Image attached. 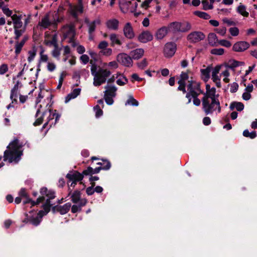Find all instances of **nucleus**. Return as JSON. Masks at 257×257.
I'll return each mask as SVG.
<instances>
[{"mask_svg":"<svg viewBox=\"0 0 257 257\" xmlns=\"http://www.w3.org/2000/svg\"><path fill=\"white\" fill-rule=\"evenodd\" d=\"M108 43L105 41H101L98 45V48L100 50H103L107 48Z\"/></svg>","mask_w":257,"mask_h":257,"instance_id":"60","label":"nucleus"},{"mask_svg":"<svg viewBox=\"0 0 257 257\" xmlns=\"http://www.w3.org/2000/svg\"><path fill=\"white\" fill-rule=\"evenodd\" d=\"M153 36L149 31L142 32L138 36V40L143 43H146L153 40Z\"/></svg>","mask_w":257,"mask_h":257,"instance_id":"22","label":"nucleus"},{"mask_svg":"<svg viewBox=\"0 0 257 257\" xmlns=\"http://www.w3.org/2000/svg\"><path fill=\"white\" fill-rule=\"evenodd\" d=\"M40 59L39 63L46 62L49 59L48 56L47 54H44V50L42 48L40 53Z\"/></svg>","mask_w":257,"mask_h":257,"instance_id":"49","label":"nucleus"},{"mask_svg":"<svg viewBox=\"0 0 257 257\" xmlns=\"http://www.w3.org/2000/svg\"><path fill=\"white\" fill-rule=\"evenodd\" d=\"M43 117H46V122L43 127H46L49 124V127L56 124L59 119L60 116L57 114L56 110L49 109L45 111L43 114Z\"/></svg>","mask_w":257,"mask_h":257,"instance_id":"4","label":"nucleus"},{"mask_svg":"<svg viewBox=\"0 0 257 257\" xmlns=\"http://www.w3.org/2000/svg\"><path fill=\"white\" fill-rule=\"evenodd\" d=\"M215 31L221 36H224L226 32V29L225 27H221L215 29Z\"/></svg>","mask_w":257,"mask_h":257,"instance_id":"63","label":"nucleus"},{"mask_svg":"<svg viewBox=\"0 0 257 257\" xmlns=\"http://www.w3.org/2000/svg\"><path fill=\"white\" fill-rule=\"evenodd\" d=\"M44 44L48 47H52L58 44L57 35L55 32H46L45 34Z\"/></svg>","mask_w":257,"mask_h":257,"instance_id":"12","label":"nucleus"},{"mask_svg":"<svg viewBox=\"0 0 257 257\" xmlns=\"http://www.w3.org/2000/svg\"><path fill=\"white\" fill-rule=\"evenodd\" d=\"M249 44L245 41H239L234 44L232 47L233 51L237 52L244 51L249 48Z\"/></svg>","mask_w":257,"mask_h":257,"instance_id":"20","label":"nucleus"},{"mask_svg":"<svg viewBox=\"0 0 257 257\" xmlns=\"http://www.w3.org/2000/svg\"><path fill=\"white\" fill-rule=\"evenodd\" d=\"M47 69L50 72L54 71L56 68V64L52 62H48L47 65Z\"/></svg>","mask_w":257,"mask_h":257,"instance_id":"61","label":"nucleus"},{"mask_svg":"<svg viewBox=\"0 0 257 257\" xmlns=\"http://www.w3.org/2000/svg\"><path fill=\"white\" fill-rule=\"evenodd\" d=\"M84 22L87 24L88 28V32L90 35L95 31L96 26L100 24V20L98 19L93 21H90L88 19L86 18Z\"/></svg>","mask_w":257,"mask_h":257,"instance_id":"21","label":"nucleus"},{"mask_svg":"<svg viewBox=\"0 0 257 257\" xmlns=\"http://www.w3.org/2000/svg\"><path fill=\"white\" fill-rule=\"evenodd\" d=\"M25 200L24 201V203H31L32 206H34L35 205H37L39 204L40 202L44 201V197H40L37 199V201H34L31 200V199H30L28 196H27V197H25Z\"/></svg>","mask_w":257,"mask_h":257,"instance_id":"46","label":"nucleus"},{"mask_svg":"<svg viewBox=\"0 0 257 257\" xmlns=\"http://www.w3.org/2000/svg\"><path fill=\"white\" fill-rule=\"evenodd\" d=\"M8 71V66L6 64H3L0 66V74L3 75Z\"/></svg>","mask_w":257,"mask_h":257,"instance_id":"64","label":"nucleus"},{"mask_svg":"<svg viewBox=\"0 0 257 257\" xmlns=\"http://www.w3.org/2000/svg\"><path fill=\"white\" fill-rule=\"evenodd\" d=\"M104 98L106 103L111 105L113 103V98L116 96L117 88L114 85L107 84L105 86Z\"/></svg>","mask_w":257,"mask_h":257,"instance_id":"7","label":"nucleus"},{"mask_svg":"<svg viewBox=\"0 0 257 257\" xmlns=\"http://www.w3.org/2000/svg\"><path fill=\"white\" fill-rule=\"evenodd\" d=\"M244 63L242 62L237 61L234 59H231L228 61L227 62L224 63L223 64L220 65L222 66V68H226L228 70L229 69H232L234 70L236 67L240 65H242Z\"/></svg>","mask_w":257,"mask_h":257,"instance_id":"17","label":"nucleus"},{"mask_svg":"<svg viewBox=\"0 0 257 257\" xmlns=\"http://www.w3.org/2000/svg\"><path fill=\"white\" fill-rule=\"evenodd\" d=\"M66 178L68 179V185L69 190H71V187L74 188L77 182L82 180L83 178L82 174L77 171L70 172L67 174Z\"/></svg>","mask_w":257,"mask_h":257,"instance_id":"9","label":"nucleus"},{"mask_svg":"<svg viewBox=\"0 0 257 257\" xmlns=\"http://www.w3.org/2000/svg\"><path fill=\"white\" fill-rule=\"evenodd\" d=\"M71 205L70 203H67L63 205L59 206L57 207V210L61 214L67 213L70 210Z\"/></svg>","mask_w":257,"mask_h":257,"instance_id":"39","label":"nucleus"},{"mask_svg":"<svg viewBox=\"0 0 257 257\" xmlns=\"http://www.w3.org/2000/svg\"><path fill=\"white\" fill-rule=\"evenodd\" d=\"M119 22L116 19H111L108 20L106 22V25L107 28L112 30H117L118 29Z\"/></svg>","mask_w":257,"mask_h":257,"instance_id":"26","label":"nucleus"},{"mask_svg":"<svg viewBox=\"0 0 257 257\" xmlns=\"http://www.w3.org/2000/svg\"><path fill=\"white\" fill-rule=\"evenodd\" d=\"M97 165H100L99 167H101V170H108L111 167L110 163L106 160H102L101 162L97 163Z\"/></svg>","mask_w":257,"mask_h":257,"instance_id":"45","label":"nucleus"},{"mask_svg":"<svg viewBox=\"0 0 257 257\" xmlns=\"http://www.w3.org/2000/svg\"><path fill=\"white\" fill-rule=\"evenodd\" d=\"M205 35L200 32H193L187 36V40L191 43H197L205 38Z\"/></svg>","mask_w":257,"mask_h":257,"instance_id":"16","label":"nucleus"},{"mask_svg":"<svg viewBox=\"0 0 257 257\" xmlns=\"http://www.w3.org/2000/svg\"><path fill=\"white\" fill-rule=\"evenodd\" d=\"M231 110L236 109L237 111H241L244 108V105L240 102H233L230 105Z\"/></svg>","mask_w":257,"mask_h":257,"instance_id":"43","label":"nucleus"},{"mask_svg":"<svg viewBox=\"0 0 257 257\" xmlns=\"http://www.w3.org/2000/svg\"><path fill=\"white\" fill-rule=\"evenodd\" d=\"M95 110V115L97 117L100 116L102 114V110L99 105H97L94 107Z\"/></svg>","mask_w":257,"mask_h":257,"instance_id":"62","label":"nucleus"},{"mask_svg":"<svg viewBox=\"0 0 257 257\" xmlns=\"http://www.w3.org/2000/svg\"><path fill=\"white\" fill-rule=\"evenodd\" d=\"M187 88L191 95L203 93V90L201 89L200 83L194 80L192 77L188 80Z\"/></svg>","mask_w":257,"mask_h":257,"instance_id":"10","label":"nucleus"},{"mask_svg":"<svg viewBox=\"0 0 257 257\" xmlns=\"http://www.w3.org/2000/svg\"><path fill=\"white\" fill-rule=\"evenodd\" d=\"M52 24V22L50 21L49 15H46L42 18L39 23L38 26L43 29H46L48 28Z\"/></svg>","mask_w":257,"mask_h":257,"instance_id":"27","label":"nucleus"},{"mask_svg":"<svg viewBox=\"0 0 257 257\" xmlns=\"http://www.w3.org/2000/svg\"><path fill=\"white\" fill-rule=\"evenodd\" d=\"M202 94L203 95L202 98V109L205 113L207 115L212 114L216 110L220 113L221 106L218 99L219 94L216 93V88L206 84L205 92L203 91Z\"/></svg>","mask_w":257,"mask_h":257,"instance_id":"1","label":"nucleus"},{"mask_svg":"<svg viewBox=\"0 0 257 257\" xmlns=\"http://www.w3.org/2000/svg\"><path fill=\"white\" fill-rule=\"evenodd\" d=\"M243 135L245 137H248L250 139H254L256 136L255 132L253 131L250 133L247 130H245L243 131Z\"/></svg>","mask_w":257,"mask_h":257,"instance_id":"51","label":"nucleus"},{"mask_svg":"<svg viewBox=\"0 0 257 257\" xmlns=\"http://www.w3.org/2000/svg\"><path fill=\"white\" fill-rule=\"evenodd\" d=\"M41 218L42 217H40L38 213L35 217L29 216L27 219V220H25L24 222H30L35 226H37L40 224L41 221Z\"/></svg>","mask_w":257,"mask_h":257,"instance_id":"30","label":"nucleus"},{"mask_svg":"<svg viewBox=\"0 0 257 257\" xmlns=\"http://www.w3.org/2000/svg\"><path fill=\"white\" fill-rule=\"evenodd\" d=\"M111 41V45L113 46L115 44L120 45L121 42L119 40L118 36L115 34H112L109 36Z\"/></svg>","mask_w":257,"mask_h":257,"instance_id":"44","label":"nucleus"},{"mask_svg":"<svg viewBox=\"0 0 257 257\" xmlns=\"http://www.w3.org/2000/svg\"><path fill=\"white\" fill-rule=\"evenodd\" d=\"M36 55V50L35 48H33L32 50L29 51L28 60L29 62H31L34 59Z\"/></svg>","mask_w":257,"mask_h":257,"instance_id":"52","label":"nucleus"},{"mask_svg":"<svg viewBox=\"0 0 257 257\" xmlns=\"http://www.w3.org/2000/svg\"><path fill=\"white\" fill-rule=\"evenodd\" d=\"M168 29L169 32L175 33L177 32H186L191 30V25L186 21L179 22H174L168 25Z\"/></svg>","mask_w":257,"mask_h":257,"instance_id":"3","label":"nucleus"},{"mask_svg":"<svg viewBox=\"0 0 257 257\" xmlns=\"http://www.w3.org/2000/svg\"><path fill=\"white\" fill-rule=\"evenodd\" d=\"M218 44L226 48H230L231 46V43L230 41L224 39L219 40Z\"/></svg>","mask_w":257,"mask_h":257,"instance_id":"56","label":"nucleus"},{"mask_svg":"<svg viewBox=\"0 0 257 257\" xmlns=\"http://www.w3.org/2000/svg\"><path fill=\"white\" fill-rule=\"evenodd\" d=\"M51 205L49 201H46V203L43 205V209L44 211H40L39 212V215L40 217L46 215L50 210Z\"/></svg>","mask_w":257,"mask_h":257,"instance_id":"47","label":"nucleus"},{"mask_svg":"<svg viewBox=\"0 0 257 257\" xmlns=\"http://www.w3.org/2000/svg\"><path fill=\"white\" fill-rule=\"evenodd\" d=\"M11 19L13 21L14 28L15 29H19L22 26V22L21 18L17 15H14L11 17Z\"/></svg>","mask_w":257,"mask_h":257,"instance_id":"37","label":"nucleus"},{"mask_svg":"<svg viewBox=\"0 0 257 257\" xmlns=\"http://www.w3.org/2000/svg\"><path fill=\"white\" fill-rule=\"evenodd\" d=\"M26 40H22L20 43H18L16 45V50L15 52L17 54H18L20 53L21 49L24 46Z\"/></svg>","mask_w":257,"mask_h":257,"instance_id":"50","label":"nucleus"},{"mask_svg":"<svg viewBox=\"0 0 257 257\" xmlns=\"http://www.w3.org/2000/svg\"><path fill=\"white\" fill-rule=\"evenodd\" d=\"M70 11L72 15L75 17L83 13V8L81 0L79 1L78 5L70 7Z\"/></svg>","mask_w":257,"mask_h":257,"instance_id":"24","label":"nucleus"},{"mask_svg":"<svg viewBox=\"0 0 257 257\" xmlns=\"http://www.w3.org/2000/svg\"><path fill=\"white\" fill-rule=\"evenodd\" d=\"M211 70V67L210 66H208L205 69L200 70L201 78L204 81L207 82L209 80Z\"/></svg>","mask_w":257,"mask_h":257,"instance_id":"28","label":"nucleus"},{"mask_svg":"<svg viewBox=\"0 0 257 257\" xmlns=\"http://www.w3.org/2000/svg\"><path fill=\"white\" fill-rule=\"evenodd\" d=\"M209 44L212 46H216L218 45L219 40L216 35L214 33H210L208 36Z\"/></svg>","mask_w":257,"mask_h":257,"instance_id":"35","label":"nucleus"},{"mask_svg":"<svg viewBox=\"0 0 257 257\" xmlns=\"http://www.w3.org/2000/svg\"><path fill=\"white\" fill-rule=\"evenodd\" d=\"M111 72L107 69H101L97 72L94 76L93 84L98 86L105 82L107 77L110 76Z\"/></svg>","mask_w":257,"mask_h":257,"instance_id":"5","label":"nucleus"},{"mask_svg":"<svg viewBox=\"0 0 257 257\" xmlns=\"http://www.w3.org/2000/svg\"><path fill=\"white\" fill-rule=\"evenodd\" d=\"M62 32L64 39H67L68 42L71 43L72 46L75 47L76 46V43L74 41V38L75 35L74 28L73 26H65L62 29Z\"/></svg>","mask_w":257,"mask_h":257,"instance_id":"8","label":"nucleus"},{"mask_svg":"<svg viewBox=\"0 0 257 257\" xmlns=\"http://www.w3.org/2000/svg\"><path fill=\"white\" fill-rule=\"evenodd\" d=\"M137 7L138 4L135 0H121L119 2L120 10L123 13H134Z\"/></svg>","mask_w":257,"mask_h":257,"instance_id":"6","label":"nucleus"},{"mask_svg":"<svg viewBox=\"0 0 257 257\" xmlns=\"http://www.w3.org/2000/svg\"><path fill=\"white\" fill-rule=\"evenodd\" d=\"M201 93H196L194 94H192V97L193 98V104L196 106H199L201 104V101L198 98V96Z\"/></svg>","mask_w":257,"mask_h":257,"instance_id":"53","label":"nucleus"},{"mask_svg":"<svg viewBox=\"0 0 257 257\" xmlns=\"http://www.w3.org/2000/svg\"><path fill=\"white\" fill-rule=\"evenodd\" d=\"M41 197H44V200L45 199V197L47 198L46 201H49L50 199H54L55 197V193L52 190H48L46 188H42L40 191Z\"/></svg>","mask_w":257,"mask_h":257,"instance_id":"23","label":"nucleus"},{"mask_svg":"<svg viewBox=\"0 0 257 257\" xmlns=\"http://www.w3.org/2000/svg\"><path fill=\"white\" fill-rule=\"evenodd\" d=\"M52 47H54V49L51 51L52 56L57 59H59L61 49L59 47L58 44Z\"/></svg>","mask_w":257,"mask_h":257,"instance_id":"42","label":"nucleus"},{"mask_svg":"<svg viewBox=\"0 0 257 257\" xmlns=\"http://www.w3.org/2000/svg\"><path fill=\"white\" fill-rule=\"evenodd\" d=\"M81 193L80 191L76 190L72 193L71 196L72 201L74 203H80V201L83 199L80 198Z\"/></svg>","mask_w":257,"mask_h":257,"instance_id":"41","label":"nucleus"},{"mask_svg":"<svg viewBox=\"0 0 257 257\" xmlns=\"http://www.w3.org/2000/svg\"><path fill=\"white\" fill-rule=\"evenodd\" d=\"M101 54L105 56H109L112 54V50L111 48H107L99 52Z\"/></svg>","mask_w":257,"mask_h":257,"instance_id":"57","label":"nucleus"},{"mask_svg":"<svg viewBox=\"0 0 257 257\" xmlns=\"http://www.w3.org/2000/svg\"><path fill=\"white\" fill-rule=\"evenodd\" d=\"M169 32L167 27H162L159 29L155 35V36L157 39H162Z\"/></svg>","mask_w":257,"mask_h":257,"instance_id":"32","label":"nucleus"},{"mask_svg":"<svg viewBox=\"0 0 257 257\" xmlns=\"http://www.w3.org/2000/svg\"><path fill=\"white\" fill-rule=\"evenodd\" d=\"M87 203L86 199H83L80 201V203L78 205H73L71 207V212L73 213H76L81 210L82 206H85Z\"/></svg>","mask_w":257,"mask_h":257,"instance_id":"38","label":"nucleus"},{"mask_svg":"<svg viewBox=\"0 0 257 257\" xmlns=\"http://www.w3.org/2000/svg\"><path fill=\"white\" fill-rule=\"evenodd\" d=\"M189 72L190 71H187V72H182L180 75V78L178 82V83L179 84L178 89L182 91L184 93L186 92L185 89L186 85V81H188V80H189Z\"/></svg>","mask_w":257,"mask_h":257,"instance_id":"14","label":"nucleus"},{"mask_svg":"<svg viewBox=\"0 0 257 257\" xmlns=\"http://www.w3.org/2000/svg\"><path fill=\"white\" fill-rule=\"evenodd\" d=\"M138 67L140 69H144L148 65V62L146 59L137 63Z\"/></svg>","mask_w":257,"mask_h":257,"instance_id":"58","label":"nucleus"},{"mask_svg":"<svg viewBox=\"0 0 257 257\" xmlns=\"http://www.w3.org/2000/svg\"><path fill=\"white\" fill-rule=\"evenodd\" d=\"M222 68V66L217 65L213 69L211 72V79L218 88L221 87V76L219 72Z\"/></svg>","mask_w":257,"mask_h":257,"instance_id":"11","label":"nucleus"},{"mask_svg":"<svg viewBox=\"0 0 257 257\" xmlns=\"http://www.w3.org/2000/svg\"><path fill=\"white\" fill-rule=\"evenodd\" d=\"M194 14L195 15L199 17V18H202L205 20H208L211 18L209 14L203 12L195 11L194 12Z\"/></svg>","mask_w":257,"mask_h":257,"instance_id":"48","label":"nucleus"},{"mask_svg":"<svg viewBox=\"0 0 257 257\" xmlns=\"http://www.w3.org/2000/svg\"><path fill=\"white\" fill-rule=\"evenodd\" d=\"M124 36L127 39H132L135 37V33L132 24L127 22L124 25L123 28Z\"/></svg>","mask_w":257,"mask_h":257,"instance_id":"18","label":"nucleus"},{"mask_svg":"<svg viewBox=\"0 0 257 257\" xmlns=\"http://www.w3.org/2000/svg\"><path fill=\"white\" fill-rule=\"evenodd\" d=\"M224 53V50L223 48H215L211 51V53L214 55H221Z\"/></svg>","mask_w":257,"mask_h":257,"instance_id":"55","label":"nucleus"},{"mask_svg":"<svg viewBox=\"0 0 257 257\" xmlns=\"http://www.w3.org/2000/svg\"><path fill=\"white\" fill-rule=\"evenodd\" d=\"M125 105H132L138 106L139 105L138 101L132 96H130L129 99L126 102Z\"/></svg>","mask_w":257,"mask_h":257,"instance_id":"54","label":"nucleus"},{"mask_svg":"<svg viewBox=\"0 0 257 257\" xmlns=\"http://www.w3.org/2000/svg\"><path fill=\"white\" fill-rule=\"evenodd\" d=\"M101 170V167H97L93 169L92 167H88L86 170L82 172L81 174L83 175H92V174L98 173Z\"/></svg>","mask_w":257,"mask_h":257,"instance_id":"33","label":"nucleus"},{"mask_svg":"<svg viewBox=\"0 0 257 257\" xmlns=\"http://www.w3.org/2000/svg\"><path fill=\"white\" fill-rule=\"evenodd\" d=\"M176 45L173 42L167 43L164 48V54L166 57H171L175 53Z\"/></svg>","mask_w":257,"mask_h":257,"instance_id":"15","label":"nucleus"},{"mask_svg":"<svg viewBox=\"0 0 257 257\" xmlns=\"http://www.w3.org/2000/svg\"><path fill=\"white\" fill-rule=\"evenodd\" d=\"M237 12L244 17H248L249 13L246 11V8L245 6L242 3H240L239 6L236 8Z\"/></svg>","mask_w":257,"mask_h":257,"instance_id":"36","label":"nucleus"},{"mask_svg":"<svg viewBox=\"0 0 257 257\" xmlns=\"http://www.w3.org/2000/svg\"><path fill=\"white\" fill-rule=\"evenodd\" d=\"M25 143L15 138L8 145L4 152V160L8 161L9 163H18L23 155V147Z\"/></svg>","mask_w":257,"mask_h":257,"instance_id":"2","label":"nucleus"},{"mask_svg":"<svg viewBox=\"0 0 257 257\" xmlns=\"http://www.w3.org/2000/svg\"><path fill=\"white\" fill-rule=\"evenodd\" d=\"M117 61L125 67H131L133 65V61L131 56L125 53L118 54L116 56Z\"/></svg>","mask_w":257,"mask_h":257,"instance_id":"13","label":"nucleus"},{"mask_svg":"<svg viewBox=\"0 0 257 257\" xmlns=\"http://www.w3.org/2000/svg\"><path fill=\"white\" fill-rule=\"evenodd\" d=\"M220 71V76L222 77L223 82L226 83H228L230 81L229 78L230 72L229 70L226 68H222Z\"/></svg>","mask_w":257,"mask_h":257,"instance_id":"40","label":"nucleus"},{"mask_svg":"<svg viewBox=\"0 0 257 257\" xmlns=\"http://www.w3.org/2000/svg\"><path fill=\"white\" fill-rule=\"evenodd\" d=\"M229 32L232 36H237L239 34V29L237 27H231L229 28Z\"/></svg>","mask_w":257,"mask_h":257,"instance_id":"59","label":"nucleus"},{"mask_svg":"<svg viewBox=\"0 0 257 257\" xmlns=\"http://www.w3.org/2000/svg\"><path fill=\"white\" fill-rule=\"evenodd\" d=\"M22 84L19 81L14 85V87L11 90L10 98L12 100V103H17L18 94L19 92V88L21 87Z\"/></svg>","mask_w":257,"mask_h":257,"instance_id":"19","label":"nucleus"},{"mask_svg":"<svg viewBox=\"0 0 257 257\" xmlns=\"http://www.w3.org/2000/svg\"><path fill=\"white\" fill-rule=\"evenodd\" d=\"M145 51L143 48H137L130 52L132 59L138 60L141 58L144 55Z\"/></svg>","mask_w":257,"mask_h":257,"instance_id":"25","label":"nucleus"},{"mask_svg":"<svg viewBox=\"0 0 257 257\" xmlns=\"http://www.w3.org/2000/svg\"><path fill=\"white\" fill-rule=\"evenodd\" d=\"M115 75L116 79H117L116 82L117 85L123 86L127 83V79L123 74L117 73Z\"/></svg>","mask_w":257,"mask_h":257,"instance_id":"31","label":"nucleus"},{"mask_svg":"<svg viewBox=\"0 0 257 257\" xmlns=\"http://www.w3.org/2000/svg\"><path fill=\"white\" fill-rule=\"evenodd\" d=\"M81 89L80 88H75L74 89L71 93L68 94L67 96L65 98V102H68L71 99H74L76 98L77 96H78L80 92Z\"/></svg>","mask_w":257,"mask_h":257,"instance_id":"29","label":"nucleus"},{"mask_svg":"<svg viewBox=\"0 0 257 257\" xmlns=\"http://www.w3.org/2000/svg\"><path fill=\"white\" fill-rule=\"evenodd\" d=\"M215 1V0H203L202 1L203 10L205 11L212 10L213 9V4Z\"/></svg>","mask_w":257,"mask_h":257,"instance_id":"34","label":"nucleus"}]
</instances>
